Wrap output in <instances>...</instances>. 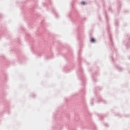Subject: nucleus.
Listing matches in <instances>:
<instances>
[{
    "label": "nucleus",
    "mask_w": 130,
    "mask_h": 130,
    "mask_svg": "<svg viewBox=\"0 0 130 130\" xmlns=\"http://www.w3.org/2000/svg\"><path fill=\"white\" fill-rule=\"evenodd\" d=\"M90 41H91V42H92V43H94V42H95V39L92 38V39H91Z\"/></svg>",
    "instance_id": "nucleus-1"
},
{
    "label": "nucleus",
    "mask_w": 130,
    "mask_h": 130,
    "mask_svg": "<svg viewBox=\"0 0 130 130\" xmlns=\"http://www.w3.org/2000/svg\"><path fill=\"white\" fill-rule=\"evenodd\" d=\"M85 4H86V3H85V2H82V5H83V6L85 5Z\"/></svg>",
    "instance_id": "nucleus-2"
}]
</instances>
